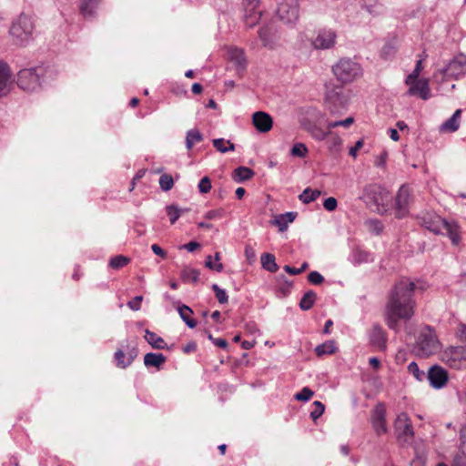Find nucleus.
I'll list each match as a JSON object with an SVG mask.
<instances>
[{
  "mask_svg": "<svg viewBox=\"0 0 466 466\" xmlns=\"http://www.w3.org/2000/svg\"><path fill=\"white\" fill-rule=\"evenodd\" d=\"M411 201L410 190L402 186L400 187L396 196V214L399 218L406 217L409 213V206Z\"/></svg>",
  "mask_w": 466,
  "mask_h": 466,
  "instance_id": "nucleus-10",
  "label": "nucleus"
},
{
  "mask_svg": "<svg viewBox=\"0 0 466 466\" xmlns=\"http://www.w3.org/2000/svg\"><path fill=\"white\" fill-rule=\"evenodd\" d=\"M428 378L433 388L441 389L444 387L448 381V373L446 370L436 365L429 370Z\"/></svg>",
  "mask_w": 466,
  "mask_h": 466,
  "instance_id": "nucleus-15",
  "label": "nucleus"
},
{
  "mask_svg": "<svg viewBox=\"0 0 466 466\" xmlns=\"http://www.w3.org/2000/svg\"><path fill=\"white\" fill-rule=\"evenodd\" d=\"M19 86L26 91H33L39 86V76L33 69H25L18 75Z\"/></svg>",
  "mask_w": 466,
  "mask_h": 466,
  "instance_id": "nucleus-12",
  "label": "nucleus"
},
{
  "mask_svg": "<svg viewBox=\"0 0 466 466\" xmlns=\"http://www.w3.org/2000/svg\"><path fill=\"white\" fill-rule=\"evenodd\" d=\"M416 302H404L389 299L385 308L386 323L390 329H396L402 319H410L414 315Z\"/></svg>",
  "mask_w": 466,
  "mask_h": 466,
  "instance_id": "nucleus-1",
  "label": "nucleus"
},
{
  "mask_svg": "<svg viewBox=\"0 0 466 466\" xmlns=\"http://www.w3.org/2000/svg\"><path fill=\"white\" fill-rule=\"evenodd\" d=\"M214 147L220 153H227L229 151H235V144L230 140L224 138H216L212 140Z\"/></svg>",
  "mask_w": 466,
  "mask_h": 466,
  "instance_id": "nucleus-27",
  "label": "nucleus"
},
{
  "mask_svg": "<svg viewBox=\"0 0 466 466\" xmlns=\"http://www.w3.org/2000/svg\"><path fill=\"white\" fill-rule=\"evenodd\" d=\"M230 59L236 63L237 66L243 67L246 64L244 53L240 49H233L230 52Z\"/></svg>",
  "mask_w": 466,
  "mask_h": 466,
  "instance_id": "nucleus-35",
  "label": "nucleus"
},
{
  "mask_svg": "<svg viewBox=\"0 0 466 466\" xmlns=\"http://www.w3.org/2000/svg\"><path fill=\"white\" fill-rule=\"evenodd\" d=\"M337 200L335 198L333 197H329L328 198H326L324 200V203H323V207L325 208V209H327L328 211H333L337 208Z\"/></svg>",
  "mask_w": 466,
  "mask_h": 466,
  "instance_id": "nucleus-49",
  "label": "nucleus"
},
{
  "mask_svg": "<svg viewBox=\"0 0 466 466\" xmlns=\"http://www.w3.org/2000/svg\"><path fill=\"white\" fill-rule=\"evenodd\" d=\"M337 348L333 340L326 341L316 347L315 351L319 356L324 354H331L336 351Z\"/></svg>",
  "mask_w": 466,
  "mask_h": 466,
  "instance_id": "nucleus-31",
  "label": "nucleus"
},
{
  "mask_svg": "<svg viewBox=\"0 0 466 466\" xmlns=\"http://www.w3.org/2000/svg\"><path fill=\"white\" fill-rule=\"evenodd\" d=\"M313 394L314 392L310 389L303 388L300 392L295 395L294 398L299 401H307L313 396Z\"/></svg>",
  "mask_w": 466,
  "mask_h": 466,
  "instance_id": "nucleus-44",
  "label": "nucleus"
},
{
  "mask_svg": "<svg viewBox=\"0 0 466 466\" xmlns=\"http://www.w3.org/2000/svg\"><path fill=\"white\" fill-rule=\"evenodd\" d=\"M142 300H143V297L142 296H137V297L134 298V299L132 301H129L127 303V306L132 310L137 311L140 309V303H141Z\"/></svg>",
  "mask_w": 466,
  "mask_h": 466,
  "instance_id": "nucleus-52",
  "label": "nucleus"
},
{
  "mask_svg": "<svg viewBox=\"0 0 466 466\" xmlns=\"http://www.w3.org/2000/svg\"><path fill=\"white\" fill-rule=\"evenodd\" d=\"M245 257L248 264H253L256 260V251L251 246H246Z\"/></svg>",
  "mask_w": 466,
  "mask_h": 466,
  "instance_id": "nucleus-48",
  "label": "nucleus"
},
{
  "mask_svg": "<svg viewBox=\"0 0 466 466\" xmlns=\"http://www.w3.org/2000/svg\"><path fill=\"white\" fill-rule=\"evenodd\" d=\"M199 278V271L196 268H186L182 271V279L187 282L196 283Z\"/></svg>",
  "mask_w": 466,
  "mask_h": 466,
  "instance_id": "nucleus-32",
  "label": "nucleus"
},
{
  "mask_svg": "<svg viewBox=\"0 0 466 466\" xmlns=\"http://www.w3.org/2000/svg\"><path fill=\"white\" fill-rule=\"evenodd\" d=\"M466 73V56H459L450 62L445 69L440 71L443 76L446 75L452 77H459Z\"/></svg>",
  "mask_w": 466,
  "mask_h": 466,
  "instance_id": "nucleus-14",
  "label": "nucleus"
},
{
  "mask_svg": "<svg viewBox=\"0 0 466 466\" xmlns=\"http://www.w3.org/2000/svg\"><path fill=\"white\" fill-rule=\"evenodd\" d=\"M315 299L316 295L314 292L309 291L306 293L300 300V308L304 310L309 309L313 306Z\"/></svg>",
  "mask_w": 466,
  "mask_h": 466,
  "instance_id": "nucleus-34",
  "label": "nucleus"
},
{
  "mask_svg": "<svg viewBox=\"0 0 466 466\" xmlns=\"http://www.w3.org/2000/svg\"><path fill=\"white\" fill-rule=\"evenodd\" d=\"M198 189L201 193L206 194L211 189V182L208 177H204L198 183Z\"/></svg>",
  "mask_w": 466,
  "mask_h": 466,
  "instance_id": "nucleus-46",
  "label": "nucleus"
},
{
  "mask_svg": "<svg viewBox=\"0 0 466 466\" xmlns=\"http://www.w3.org/2000/svg\"><path fill=\"white\" fill-rule=\"evenodd\" d=\"M395 428L405 436H412L413 434L410 419L406 413H400L398 415L395 421Z\"/></svg>",
  "mask_w": 466,
  "mask_h": 466,
  "instance_id": "nucleus-19",
  "label": "nucleus"
},
{
  "mask_svg": "<svg viewBox=\"0 0 466 466\" xmlns=\"http://www.w3.org/2000/svg\"><path fill=\"white\" fill-rule=\"evenodd\" d=\"M290 153L294 157H304L308 154V148L303 143H296L292 147Z\"/></svg>",
  "mask_w": 466,
  "mask_h": 466,
  "instance_id": "nucleus-38",
  "label": "nucleus"
},
{
  "mask_svg": "<svg viewBox=\"0 0 466 466\" xmlns=\"http://www.w3.org/2000/svg\"><path fill=\"white\" fill-rule=\"evenodd\" d=\"M11 86V74L6 64L0 61V97L5 96Z\"/></svg>",
  "mask_w": 466,
  "mask_h": 466,
  "instance_id": "nucleus-18",
  "label": "nucleus"
},
{
  "mask_svg": "<svg viewBox=\"0 0 466 466\" xmlns=\"http://www.w3.org/2000/svg\"><path fill=\"white\" fill-rule=\"evenodd\" d=\"M173 177L168 174H163L159 178V186L162 190L168 191L173 187Z\"/></svg>",
  "mask_w": 466,
  "mask_h": 466,
  "instance_id": "nucleus-36",
  "label": "nucleus"
},
{
  "mask_svg": "<svg viewBox=\"0 0 466 466\" xmlns=\"http://www.w3.org/2000/svg\"><path fill=\"white\" fill-rule=\"evenodd\" d=\"M369 362L375 370H378L380 367V362L378 358H375V357L370 358Z\"/></svg>",
  "mask_w": 466,
  "mask_h": 466,
  "instance_id": "nucleus-61",
  "label": "nucleus"
},
{
  "mask_svg": "<svg viewBox=\"0 0 466 466\" xmlns=\"http://www.w3.org/2000/svg\"><path fill=\"white\" fill-rule=\"evenodd\" d=\"M363 147V140L360 139L356 142L355 146L350 149V155L353 157H357L358 150Z\"/></svg>",
  "mask_w": 466,
  "mask_h": 466,
  "instance_id": "nucleus-55",
  "label": "nucleus"
},
{
  "mask_svg": "<svg viewBox=\"0 0 466 466\" xmlns=\"http://www.w3.org/2000/svg\"><path fill=\"white\" fill-rule=\"evenodd\" d=\"M115 356H116L117 364L121 367H127L132 361V358L127 357L122 350H117L116 352Z\"/></svg>",
  "mask_w": 466,
  "mask_h": 466,
  "instance_id": "nucleus-42",
  "label": "nucleus"
},
{
  "mask_svg": "<svg viewBox=\"0 0 466 466\" xmlns=\"http://www.w3.org/2000/svg\"><path fill=\"white\" fill-rule=\"evenodd\" d=\"M441 347V342L431 329L426 327L420 330L416 342V350L419 355L429 357L438 352Z\"/></svg>",
  "mask_w": 466,
  "mask_h": 466,
  "instance_id": "nucleus-2",
  "label": "nucleus"
},
{
  "mask_svg": "<svg viewBox=\"0 0 466 466\" xmlns=\"http://www.w3.org/2000/svg\"><path fill=\"white\" fill-rule=\"evenodd\" d=\"M221 256L219 252H216L214 257L208 255L206 257L205 266L206 268L221 272L224 268L223 264L220 262Z\"/></svg>",
  "mask_w": 466,
  "mask_h": 466,
  "instance_id": "nucleus-25",
  "label": "nucleus"
},
{
  "mask_svg": "<svg viewBox=\"0 0 466 466\" xmlns=\"http://www.w3.org/2000/svg\"><path fill=\"white\" fill-rule=\"evenodd\" d=\"M390 138L394 142L399 141L400 136H399L398 131L396 129H394V128L390 129Z\"/></svg>",
  "mask_w": 466,
  "mask_h": 466,
  "instance_id": "nucleus-62",
  "label": "nucleus"
},
{
  "mask_svg": "<svg viewBox=\"0 0 466 466\" xmlns=\"http://www.w3.org/2000/svg\"><path fill=\"white\" fill-rule=\"evenodd\" d=\"M461 114V110L457 109L452 115V116L441 125V130L445 132H453L457 130L460 126Z\"/></svg>",
  "mask_w": 466,
  "mask_h": 466,
  "instance_id": "nucleus-23",
  "label": "nucleus"
},
{
  "mask_svg": "<svg viewBox=\"0 0 466 466\" xmlns=\"http://www.w3.org/2000/svg\"><path fill=\"white\" fill-rule=\"evenodd\" d=\"M309 41L316 50L331 49L337 43V33L332 27H319L314 31Z\"/></svg>",
  "mask_w": 466,
  "mask_h": 466,
  "instance_id": "nucleus-5",
  "label": "nucleus"
},
{
  "mask_svg": "<svg viewBox=\"0 0 466 466\" xmlns=\"http://www.w3.org/2000/svg\"><path fill=\"white\" fill-rule=\"evenodd\" d=\"M307 268H308V263H306V262H305V263H303V264H302V266H301V268H291V267H289V266H286V267L284 268V269H285L287 272H289V273H290V274H292V275H296V274H299V273H301V272H302V271H304Z\"/></svg>",
  "mask_w": 466,
  "mask_h": 466,
  "instance_id": "nucleus-54",
  "label": "nucleus"
},
{
  "mask_svg": "<svg viewBox=\"0 0 466 466\" xmlns=\"http://www.w3.org/2000/svg\"><path fill=\"white\" fill-rule=\"evenodd\" d=\"M166 210L169 217L170 223L175 224L181 215V209L175 205H169L166 208Z\"/></svg>",
  "mask_w": 466,
  "mask_h": 466,
  "instance_id": "nucleus-37",
  "label": "nucleus"
},
{
  "mask_svg": "<svg viewBox=\"0 0 466 466\" xmlns=\"http://www.w3.org/2000/svg\"><path fill=\"white\" fill-rule=\"evenodd\" d=\"M338 123V127H349L350 126L351 124L354 123V118L352 116H349L347 117L346 119L344 120H341V121H337Z\"/></svg>",
  "mask_w": 466,
  "mask_h": 466,
  "instance_id": "nucleus-59",
  "label": "nucleus"
},
{
  "mask_svg": "<svg viewBox=\"0 0 466 466\" xmlns=\"http://www.w3.org/2000/svg\"><path fill=\"white\" fill-rule=\"evenodd\" d=\"M441 360L454 369L466 365V346H450L441 353Z\"/></svg>",
  "mask_w": 466,
  "mask_h": 466,
  "instance_id": "nucleus-8",
  "label": "nucleus"
},
{
  "mask_svg": "<svg viewBox=\"0 0 466 466\" xmlns=\"http://www.w3.org/2000/svg\"><path fill=\"white\" fill-rule=\"evenodd\" d=\"M329 134H330V131H324V130H321L319 128H315L312 131L313 137L318 140L325 139Z\"/></svg>",
  "mask_w": 466,
  "mask_h": 466,
  "instance_id": "nucleus-53",
  "label": "nucleus"
},
{
  "mask_svg": "<svg viewBox=\"0 0 466 466\" xmlns=\"http://www.w3.org/2000/svg\"><path fill=\"white\" fill-rule=\"evenodd\" d=\"M370 340L372 344L377 347L380 350H384L386 349L387 340L386 336L383 330L378 327L375 326L371 329L370 333Z\"/></svg>",
  "mask_w": 466,
  "mask_h": 466,
  "instance_id": "nucleus-20",
  "label": "nucleus"
},
{
  "mask_svg": "<svg viewBox=\"0 0 466 466\" xmlns=\"http://www.w3.org/2000/svg\"><path fill=\"white\" fill-rule=\"evenodd\" d=\"M386 409L384 405L379 403L375 406L371 414V422L374 431L378 435L385 434L388 431L386 420Z\"/></svg>",
  "mask_w": 466,
  "mask_h": 466,
  "instance_id": "nucleus-11",
  "label": "nucleus"
},
{
  "mask_svg": "<svg viewBox=\"0 0 466 466\" xmlns=\"http://www.w3.org/2000/svg\"><path fill=\"white\" fill-rule=\"evenodd\" d=\"M252 122L256 129L261 133L269 131L273 126L272 117L268 113L262 111L253 114Z\"/></svg>",
  "mask_w": 466,
  "mask_h": 466,
  "instance_id": "nucleus-17",
  "label": "nucleus"
},
{
  "mask_svg": "<svg viewBox=\"0 0 466 466\" xmlns=\"http://www.w3.org/2000/svg\"><path fill=\"white\" fill-rule=\"evenodd\" d=\"M461 444L466 449V426L462 427V429L461 431Z\"/></svg>",
  "mask_w": 466,
  "mask_h": 466,
  "instance_id": "nucleus-63",
  "label": "nucleus"
},
{
  "mask_svg": "<svg viewBox=\"0 0 466 466\" xmlns=\"http://www.w3.org/2000/svg\"><path fill=\"white\" fill-rule=\"evenodd\" d=\"M128 262V258L124 256H116L109 260V266L113 268H119L126 266Z\"/></svg>",
  "mask_w": 466,
  "mask_h": 466,
  "instance_id": "nucleus-39",
  "label": "nucleus"
},
{
  "mask_svg": "<svg viewBox=\"0 0 466 466\" xmlns=\"http://www.w3.org/2000/svg\"><path fill=\"white\" fill-rule=\"evenodd\" d=\"M295 218L296 213L287 212L277 216L273 219L272 223L277 226L280 231H285L288 228V226L294 221Z\"/></svg>",
  "mask_w": 466,
  "mask_h": 466,
  "instance_id": "nucleus-21",
  "label": "nucleus"
},
{
  "mask_svg": "<svg viewBox=\"0 0 466 466\" xmlns=\"http://www.w3.org/2000/svg\"><path fill=\"white\" fill-rule=\"evenodd\" d=\"M323 279V277L318 271H312L309 274V281L314 285L322 283Z\"/></svg>",
  "mask_w": 466,
  "mask_h": 466,
  "instance_id": "nucleus-50",
  "label": "nucleus"
},
{
  "mask_svg": "<svg viewBox=\"0 0 466 466\" xmlns=\"http://www.w3.org/2000/svg\"><path fill=\"white\" fill-rule=\"evenodd\" d=\"M424 224L428 229L436 234H447L454 244L459 241L457 225L450 223L437 215L429 216Z\"/></svg>",
  "mask_w": 466,
  "mask_h": 466,
  "instance_id": "nucleus-3",
  "label": "nucleus"
},
{
  "mask_svg": "<svg viewBox=\"0 0 466 466\" xmlns=\"http://www.w3.org/2000/svg\"><path fill=\"white\" fill-rule=\"evenodd\" d=\"M365 200L374 205L379 212H386L390 204V196L389 192L380 186H370L365 189Z\"/></svg>",
  "mask_w": 466,
  "mask_h": 466,
  "instance_id": "nucleus-6",
  "label": "nucleus"
},
{
  "mask_svg": "<svg viewBox=\"0 0 466 466\" xmlns=\"http://www.w3.org/2000/svg\"><path fill=\"white\" fill-rule=\"evenodd\" d=\"M422 70V61L419 60L413 71L407 76L406 83H411L412 80H418V77Z\"/></svg>",
  "mask_w": 466,
  "mask_h": 466,
  "instance_id": "nucleus-43",
  "label": "nucleus"
},
{
  "mask_svg": "<svg viewBox=\"0 0 466 466\" xmlns=\"http://www.w3.org/2000/svg\"><path fill=\"white\" fill-rule=\"evenodd\" d=\"M408 370L417 380H421L423 373L420 370L416 362L410 363L408 366Z\"/></svg>",
  "mask_w": 466,
  "mask_h": 466,
  "instance_id": "nucleus-47",
  "label": "nucleus"
},
{
  "mask_svg": "<svg viewBox=\"0 0 466 466\" xmlns=\"http://www.w3.org/2000/svg\"><path fill=\"white\" fill-rule=\"evenodd\" d=\"M254 176L251 168L247 167H239L232 173V178L237 182H242L250 179Z\"/></svg>",
  "mask_w": 466,
  "mask_h": 466,
  "instance_id": "nucleus-26",
  "label": "nucleus"
},
{
  "mask_svg": "<svg viewBox=\"0 0 466 466\" xmlns=\"http://www.w3.org/2000/svg\"><path fill=\"white\" fill-rule=\"evenodd\" d=\"M166 361V357L161 353H147L144 356V364L147 367L159 368Z\"/></svg>",
  "mask_w": 466,
  "mask_h": 466,
  "instance_id": "nucleus-24",
  "label": "nucleus"
},
{
  "mask_svg": "<svg viewBox=\"0 0 466 466\" xmlns=\"http://www.w3.org/2000/svg\"><path fill=\"white\" fill-rule=\"evenodd\" d=\"M409 87V94L418 96L421 99L426 100L430 97L431 92L429 82L427 79L412 80L411 83H406Z\"/></svg>",
  "mask_w": 466,
  "mask_h": 466,
  "instance_id": "nucleus-16",
  "label": "nucleus"
},
{
  "mask_svg": "<svg viewBox=\"0 0 466 466\" xmlns=\"http://www.w3.org/2000/svg\"><path fill=\"white\" fill-rule=\"evenodd\" d=\"M152 251L162 258H166L167 253L157 244L151 246Z\"/></svg>",
  "mask_w": 466,
  "mask_h": 466,
  "instance_id": "nucleus-57",
  "label": "nucleus"
},
{
  "mask_svg": "<svg viewBox=\"0 0 466 466\" xmlns=\"http://www.w3.org/2000/svg\"><path fill=\"white\" fill-rule=\"evenodd\" d=\"M224 214H225L224 209L221 208H215V209L207 211L204 214V218L208 220L218 219V218H221L224 216Z\"/></svg>",
  "mask_w": 466,
  "mask_h": 466,
  "instance_id": "nucleus-40",
  "label": "nucleus"
},
{
  "mask_svg": "<svg viewBox=\"0 0 466 466\" xmlns=\"http://www.w3.org/2000/svg\"><path fill=\"white\" fill-rule=\"evenodd\" d=\"M329 136H330L329 143L331 147H337L342 145V138L337 133H332L330 131V134Z\"/></svg>",
  "mask_w": 466,
  "mask_h": 466,
  "instance_id": "nucleus-51",
  "label": "nucleus"
},
{
  "mask_svg": "<svg viewBox=\"0 0 466 466\" xmlns=\"http://www.w3.org/2000/svg\"><path fill=\"white\" fill-rule=\"evenodd\" d=\"M457 335L460 339L466 340V324L460 323L457 327Z\"/></svg>",
  "mask_w": 466,
  "mask_h": 466,
  "instance_id": "nucleus-56",
  "label": "nucleus"
},
{
  "mask_svg": "<svg viewBox=\"0 0 466 466\" xmlns=\"http://www.w3.org/2000/svg\"><path fill=\"white\" fill-rule=\"evenodd\" d=\"M214 343L217 346L220 347V348H227L228 347L227 341L225 339H217L214 340Z\"/></svg>",
  "mask_w": 466,
  "mask_h": 466,
  "instance_id": "nucleus-64",
  "label": "nucleus"
},
{
  "mask_svg": "<svg viewBox=\"0 0 466 466\" xmlns=\"http://www.w3.org/2000/svg\"><path fill=\"white\" fill-rule=\"evenodd\" d=\"M202 139V135L198 129L189 130L186 137V145L190 149L195 142H198Z\"/></svg>",
  "mask_w": 466,
  "mask_h": 466,
  "instance_id": "nucleus-33",
  "label": "nucleus"
},
{
  "mask_svg": "<svg viewBox=\"0 0 466 466\" xmlns=\"http://www.w3.org/2000/svg\"><path fill=\"white\" fill-rule=\"evenodd\" d=\"M184 248L188 251V252H193L194 250L198 249L200 248V245L199 243L196 242V241H191L187 244H186L184 246Z\"/></svg>",
  "mask_w": 466,
  "mask_h": 466,
  "instance_id": "nucleus-58",
  "label": "nucleus"
},
{
  "mask_svg": "<svg viewBox=\"0 0 466 466\" xmlns=\"http://www.w3.org/2000/svg\"><path fill=\"white\" fill-rule=\"evenodd\" d=\"M320 190L308 187L304 189V191L299 196V199L304 204H309L316 200L320 196Z\"/></svg>",
  "mask_w": 466,
  "mask_h": 466,
  "instance_id": "nucleus-29",
  "label": "nucleus"
},
{
  "mask_svg": "<svg viewBox=\"0 0 466 466\" xmlns=\"http://www.w3.org/2000/svg\"><path fill=\"white\" fill-rule=\"evenodd\" d=\"M145 339L154 349L163 350L167 348V343L161 337L148 329L145 331Z\"/></svg>",
  "mask_w": 466,
  "mask_h": 466,
  "instance_id": "nucleus-22",
  "label": "nucleus"
},
{
  "mask_svg": "<svg viewBox=\"0 0 466 466\" xmlns=\"http://www.w3.org/2000/svg\"><path fill=\"white\" fill-rule=\"evenodd\" d=\"M333 73L339 81L350 83L361 75V67L350 59H340L333 66Z\"/></svg>",
  "mask_w": 466,
  "mask_h": 466,
  "instance_id": "nucleus-4",
  "label": "nucleus"
},
{
  "mask_svg": "<svg viewBox=\"0 0 466 466\" xmlns=\"http://www.w3.org/2000/svg\"><path fill=\"white\" fill-rule=\"evenodd\" d=\"M178 313L181 319L188 326V328L193 329L197 326V322L194 319H190L191 315L193 314V311L189 307L186 305L179 307Z\"/></svg>",
  "mask_w": 466,
  "mask_h": 466,
  "instance_id": "nucleus-30",
  "label": "nucleus"
},
{
  "mask_svg": "<svg viewBox=\"0 0 466 466\" xmlns=\"http://www.w3.org/2000/svg\"><path fill=\"white\" fill-rule=\"evenodd\" d=\"M313 404L315 406V409H314V410H312L310 412V417L312 418L313 420H316L318 418H319L323 414V412L325 410V407L319 400L314 401Z\"/></svg>",
  "mask_w": 466,
  "mask_h": 466,
  "instance_id": "nucleus-45",
  "label": "nucleus"
},
{
  "mask_svg": "<svg viewBox=\"0 0 466 466\" xmlns=\"http://www.w3.org/2000/svg\"><path fill=\"white\" fill-rule=\"evenodd\" d=\"M279 17L286 23H291L299 17V0H281L277 10Z\"/></svg>",
  "mask_w": 466,
  "mask_h": 466,
  "instance_id": "nucleus-9",
  "label": "nucleus"
},
{
  "mask_svg": "<svg viewBox=\"0 0 466 466\" xmlns=\"http://www.w3.org/2000/svg\"><path fill=\"white\" fill-rule=\"evenodd\" d=\"M32 22L26 17H21L13 24L11 35L19 40H25L32 34Z\"/></svg>",
  "mask_w": 466,
  "mask_h": 466,
  "instance_id": "nucleus-13",
  "label": "nucleus"
},
{
  "mask_svg": "<svg viewBox=\"0 0 466 466\" xmlns=\"http://www.w3.org/2000/svg\"><path fill=\"white\" fill-rule=\"evenodd\" d=\"M416 289L420 291H425L429 289V284L427 282L417 280L416 282Z\"/></svg>",
  "mask_w": 466,
  "mask_h": 466,
  "instance_id": "nucleus-60",
  "label": "nucleus"
},
{
  "mask_svg": "<svg viewBox=\"0 0 466 466\" xmlns=\"http://www.w3.org/2000/svg\"><path fill=\"white\" fill-rule=\"evenodd\" d=\"M416 289V283L410 279H401L392 287L390 299L392 300L415 302L413 294Z\"/></svg>",
  "mask_w": 466,
  "mask_h": 466,
  "instance_id": "nucleus-7",
  "label": "nucleus"
},
{
  "mask_svg": "<svg viewBox=\"0 0 466 466\" xmlns=\"http://www.w3.org/2000/svg\"><path fill=\"white\" fill-rule=\"evenodd\" d=\"M212 289L214 290L219 303L225 304L228 302V297L224 289H220L217 284L212 285Z\"/></svg>",
  "mask_w": 466,
  "mask_h": 466,
  "instance_id": "nucleus-41",
  "label": "nucleus"
},
{
  "mask_svg": "<svg viewBox=\"0 0 466 466\" xmlns=\"http://www.w3.org/2000/svg\"><path fill=\"white\" fill-rule=\"evenodd\" d=\"M261 265L263 268L269 272H276L279 268L275 257L269 253H265L261 256Z\"/></svg>",
  "mask_w": 466,
  "mask_h": 466,
  "instance_id": "nucleus-28",
  "label": "nucleus"
}]
</instances>
